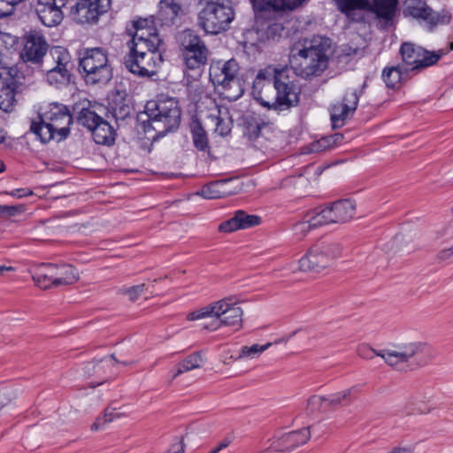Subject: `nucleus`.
Segmentation results:
<instances>
[{
  "instance_id": "obj_1",
  "label": "nucleus",
  "mask_w": 453,
  "mask_h": 453,
  "mask_svg": "<svg viewBox=\"0 0 453 453\" xmlns=\"http://www.w3.org/2000/svg\"><path fill=\"white\" fill-rule=\"evenodd\" d=\"M254 100L278 113L298 105L300 90L285 75L283 69L268 65L257 73L251 88Z\"/></svg>"
},
{
  "instance_id": "obj_2",
  "label": "nucleus",
  "mask_w": 453,
  "mask_h": 453,
  "mask_svg": "<svg viewBox=\"0 0 453 453\" xmlns=\"http://www.w3.org/2000/svg\"><path fill=\"white\" fill-rule=\"evenodd\" d=\"M331 40L314 38L309 46L292 53L289 63L294 73L302 78L319 76L328 66Z\"/></svg>"
},
{
  "instance_id": "obj_3",
  "label": "nucleus",
  "mask_w": 453,
  "mask_h": 453,
  "mask_svg": "<svg viewBox=\"0 0 453 453\" xmlns=\"http://www.w3.org/2000/svg\"><path fill=\"white\" fill-rule=\"evenodd\" d=\"M145 114L148 119L143 121L144 132L153 129L165 135L177 128L180 123L181 111L174 98L148 102Z\"/></svg>"
},
{
  "instance_id": "obj_4",
  "label": "nucleus",
  "mask_w": 453,
  "mask_h": 453,
  "mask_svg": "<svg viewBox=\"0 0 453 453\" xmlns=\"http://www.w3.org/2000/svg\"><path fill=\"white\" fill-rule=\"evenodd\" d=\"M239 299L236 296H228L211 303L197 311L188 314V320H197L208 317L216 318L211 323V331H216L221 326H237L242 325L243 311L237 306Z\"/></svg>"
},
{
  "instance_id": "obj_5",
  "label": "nucleus",
  "mask_w": 453,
  "mask_h": 453,
  "mask_svg": "<svg viewBox=\"0 0 453 453\" xmlns=\"http://www.w3.org/2000/svg\"><path fill=\"white\" fill-rule=\"evenodd\" d=\"M203 8L198 12V26L206 33L219 35L230 27L235 12L231 0H201Z\"/></svg>"
},
{
  "instance_id": "obj_6",
  "label": "nucleus",
  "mask_w": 453,
  "mask_h": 453,
  "mask_svg": "<svg viewBox=\"0 0 453 453\" xmlns=\"http://www.w3.org/2000/svg\"><path fill=\"white\" fill-rule=\"evenodd\" d=\"M387 365L398 369V365L411 361L418 366L426 365L431 358L429 347L420 342H408L394 345L393 349H380L378 353Z\"/></svg>"
},
{
  "instance_id": "obj_7",
  "label": "nucleus",
  "mask_w": 453,
  "mask_h": 453,
  "mask_svg": "<svg viewBox=\"0 0 453 453\" xmlns=\"http://www.w3.org/2000/svg\"><path fill=\"white\" fill-rule=\"evenodd\" d=\"M303 0H250L255 12L256 19L258 24L261 20H267L268 25L265 28L267 39H275L280 37L283 27L275 21L276 16L284 11H292L296 9Z\"/></svg>"
},
{
  "instance_id": "obj_8",
  "label": "nucleus",
  "mask_w": 453,
  "mask_h": 453,
  "mask_svg": "<svg viewBox=\"0 0 453 453\" xmlns=\"http://www.w3.org/2000/svg\"><path fill=\"white\" fill-rule=\"evenodd\" d=\"M180 50L186 69L200 75L210 56V50L203 40L193 31L185 30L181 36Z\"/></svg>"
},
{
  "instance_id": "obj_9",
  "label": "nucleus",
  "mask_w": 453,
  "mask_h": 453,
  "mask_svg": "<svg viewBox=\"0 0 453 453\" xmlns=\"http://www.w3.org/2000/svg\"><path fill=\"white\" fill-rule=\"evenodd\" d=\"M342 249L336 242H323L311 246L298 261L302 272L319 273L329 267L341 255Z\"/></svg>"
},
{
  "instance_id": "obj_10",
  "label": "nucleus",
  "mask_w": 453,
  "mask_h": 453,
  "mask_svg": "<svg viewBox=\"0 0 453 453\" xmlns=\"http://www.w3.org/2000/svg\"><path fill=\"white\" fill-rule=\"evenodd\" d=\"M50 57L54 65L46 73L47 82L57 88L68 86L72 81L73 69L70 52L62 46H53L50 49Z\"/></svg>"
},
{
  "instance_id": "obj_11",
  "label": "nucleus",
  "mask_w": 453,
  "mask_h": 453,
  "mask_svg": "<svg viewBox=\"0 0 453 453\" xmlns=\"http://www.w3.org/2000/svg\"><path fill=\"white\" fill-rule=\"evenodd\" d=\"M239 71V64L234 58L224 63L219 61L210 68V80L214 85L221 86L225 91L229 90L232 86L236 87L235 94L226 96L229 100H236L243 94V88L238 78Z\"/></svg>"
},
{
  "instance_id": "obj_12",
  "label": "nucleus",
  "mask_w": 453,
  "mask_h": 453,
  "mask_svg": "<svg viewBox=\"0 0 453 453\" xmlns=\"http://www.w3.org/2000/svg\"><path fill=\"white\" fill-rule=\"evenodd\" d=\"M125 67L133 74L150 78L157 74V67L163 63L162 52L139 53V55H125Z\"/></svg>"
},
{
  "instance_id": "obj_13",
  "label": "nucleus",
  "mask_w": 453,
  "mask_h": 453,
  "mask_svg": "<svg viewBox=\"0 0 453 453\" xmlns=\"http://www.w3.org/2000/svg\"><path fill=\"white\" fill-rule=\"evenodd\" d=\"M403 13L405 16H411L419 23L428 27L429 29L437 25L449 23L451 18L448 13L434 12L423 0H407Z\"/></svg>"
},
{
  "instance_id": "obj_14",
  "label": "nucleus",
  "mask_w": 453,
  "mask_h": 453,
  "mask_svg": "<svg viewBox=\"0 0 453 453\" xmlns=\"http://www.w3.org/2000/svg\"><path fill=\"white\" fill-rule=\"evenodd\" d=\"M111 0H79L70 8L69 15L79 24L96 22L108 11Z\"/></svg>"
},
{
  "instance_id": "obj_15",
  "label": "nucleus",
  "mask_w": 453,
  "mask_h": 453,
  "mask_svg": "<svg viewBox=\"0 0 453 453\" xmlns=\"http://www.w3.org/2000/svg\"><path fill=\"white\" fill-rule=\"evenodd\" d=\"M318 219L323 225L342 224L350 220L356 213V203L351 199H341L326 207L316 208Z\"/></svg>"
},
{
  "instance_id": "obj_16",
  "label": "nucleus",
  "mask_w": 453,
  "mask_h": 453,
  "mask_svg": "<svg viewBox=\"0 0 453 453\" xmlns=\"http://www.w3.org/2000/svg\"><path fill=\"white\" fill-rule=\"evenodd\" d=\"M365 83L359 90H347L342 102H338L330 107V119L334 129L341 128L345 125L346 119L357 110L359 97L363 94Z\"/></svg>"
},
{
  "instance_id": "obj_17",
  "label": "nucleus",
  "mask_w": 453,
  "mask_h": 453,
  "mask_svg": "<svg viewBox=\"0 0 453 453\" xmlns=\"http://www.w3.org/2000/svg\"><path fill=\"white\" fill-rule=\"evenodd\" d=\"M58 133L59 139H66L70 134L73 116L69 109L62 104H50L47 110L39 113Z\"/></svg>"
},
{
  "instance_id": "obj_18",
  "label": "nucleus",
  "mask_w": 453,
  "mask_h": 453,
  "mask_svg": "<svg viewBox=\"0 0 453 453\" xmlns=\"http://www.w3.org/2000/svg\"><path fill=\"white\" fill-rule=\"evenodd\" d=\"M49 44L44 35L36 30H31L24 35V48L20 57L24 62L41 65L47 51Z\"/></svg>"
},
{
  "instance_id": "obj_19",
  "label": "nucleus",
  "mask_w": 453,
  "mask_h": 453,
  "mask_svg": "<svg viewBox=\"0 0 453 453\" xmlns=\"http://www.w3.org/2000/svg\"><path fill=\"white\" fill-rule=\"evenodd\" d=\"M311 438L309 427L275 435L271 440L266 450L272 449L277 452L288 453L296 448L305 444Z\"/></svg>"
},
{
  "instance_id": "obj_20",
  "label": "nucleus",
  "mask_w": 453,
  "mask_h": 453,
  "mask_svg": "<svg viewBox=\"0 0 453 453\" xmlns=\"http://www.w3.org/2000/svg\"><path fill=\"white\" fill-rule=\"evenodd\" d=\"M79 73L85 83L88 86L102 87L108 84L113 77V69L111 63L99 66H78Z\"/></svg>"
},
{
  "instance_id": "obj_21",
  "label": "nucleus",
  "mask_w": 453,
  "mask_h": 453,
  "mask_svg": "<svg viewBox=\"0 0 453 453\" xmlns=\"http://www.w3.org/2000/svg\"><path fill=\"white\" fill-rule=\"evenodd\" d=\"M29 131L35 136V139L42 144H47L51 141L60 142L65 139H59L58 133L43 119L39 114L36 119L30 122Z\"/></svg>"
},
{
  "instance_id": "obj_22",
  "label": "nucleus",
  "mask_w": 453,
  "mask_h": 453,
  "mask_svg": "<svg viewBox=\"0 0 453 453\" xmlns=\"http://www.w3.org/2000/svg\"><path fill=\"white\" fill-rule=\"evenodd\" d=\"M133 110L131 98L126 92L117 91L109 102V111L116 120L127 119Z\"/></svg>"
},
{
  "instance_id": "obj_23",
  "label": "nucleus",
  "mask_w": 453,
  "mask_h": 453,
  "mask_svg": "<svg viewBox=\"0 0 453 453\" xmlns=\"http://www.w3.org/2000/svg\"><path fill=\"white\" fill-rule=\"evenodd\" d=\"M51 268L55 288L72 285L80 279L79 271L71 264H51Z\"/></svg>"
},
{
  "instance_id": "obj_24",
  "label": "nucleus",
  "mask_w": 453,
  "mask_h": 453,
  "mask_svg": "<svg viewBox=\"0 0 453 453\" xmlns=\"http://www.w3.org/2000/svg\"><path fill=\"white\" fill-rule=\"evenodd\" d=\"M110 63L108 50L103 47L84 48L80 51L79 65L99 66Z\"/></svg>"
},
{
  "instance_id": "obj_25",
  "label": "nucleus",
  "mask_w": 453,
  "mask_h": 453,
  "mask_svg": "<svg viewBox=\"0 0 453 453\" xmlns=\"http://www.w3.org/2000/svg\"><path fill=\"white\" fill-rule=\"evenodd\" d=\"M207 118L215 125L214 132L224 137L230 134L232 120L226 107L216 106L208 114Z\"/></svg>"
},
{
  "instance_id": "obj_26",
  "label": "nucleus",
  "mask_w": 453,
  "mask_h": 453,
  "mask_svg": "<svg viewBox=\"0 0 453 453\" xmlns=\"http://www.w3.org/2000/svg\"><path fill=\"white\" fill-rule=\"evenodd\" d=\"M91 133L94 142L97 144L111 146L115 143L117 136L116 130L104 119L92 128Z\"/></svg>"
},
{
  "instance_id": "obj_27",
  "label": "nucleus",
  "mask_w": 453,
  "mask_h": 453,
  "mask_svg": "<svg viewBox=\"0 0 453 453\" xmlns=\"http://www.w3.org/2000/svg\"><path fill=\"white\" fill-rule=\"evenodd\" d=\"M189 131L195 148L199 151L210 152L211 147L207 132L197 117L192 118Z\"/></svg>"
},
{
  "instance_id": "obj_28",
  "label": "nucleus",
  "mask_w": 453,
  "mask_h": 453,
  "mask_svg": "<svg viewBox=\"0 0 453 453\" xmlns=\"http://www.w3.org/2000/svg\"><path fill=\"white\" fill-rule=\"evenodd\" d=\"M182 12L180 0H161L159 2L158 18L163 24L172 25Z\"/></svg>"
},
{
  "instance_id": "obj_29",
  "label": "nucleus",
  "mask_w": 453,
  "mask_h": 453,
  "mask_svg": "<svg viewBox=\"0 0 453 453\" xmlns=\"http://www.w3.org/2000/svg\"><path fill=\"white\" fill-rule=\"evenodd\" d=\"M229 182V180H222L211 182L204 185L201 190L197 192V195L206 199H219L231 196L234 191L228 190L226 185Z\"/></svg>"
},
{
  "instance_id": "obj_30",
  "label": "nucleus",
  "mask_w": 453,
  "mask_h": 453,
  "mask_svg": "<svg viewBox=\"0 0 453 453\" xmlns=\"http://www.w3.org/2000/svg\"><path fill=\"white\" fill-rule=\"evenodd\" d=\"M397 4L398 0H372L367 11L375 13L380 19L390 21L395 16Z\"/></svg>"
},
{
  "instance_id": "obj_31",
  "label": "nucleus",
  "mask_w": 453,
  "mask_h": 453,
  "mask_svg": "<svg viewBox=\"0 0 453 453\" xmlns=\"http://www.w3.org/2000/svg\"><path fill=\"white\" fill-rule=\"evenodd\" d=\"M411 72L409 67L397 66L386 67L382 71V79L388 88H395L398 85L408 78Z\"/></svg>"
},
{
  "instance_id": "obj_32",
  "label": "nucleus",
  "mask_w": 453,
  "mask_h": 453,
  "mask_svg": "<svg viewBox=\"0 0 453 453\" xmlns=\"http://www.w3.org/2000/svg\"><path fill=\"white\" fill-rule=\"evenodd\" d=\"M317 210H313L305 214L303 220L294 225L295 234L298 239H303L306 234L314 228L323 226L320 219H318Z\"/></svg>"
},
{
  "instance_id": "obj_33",
  "label": "nucleus",
  "mask_w": 453,
  "mask_h": 453,
  "mask_svg": "<svg viewBox=\"0 0 453 453\" xmlns=\"http://www.w3.org/2000/svg\"><path fill=\"white\" fill-rule=\"evenodd\" d=\"M32 277L35 284L42 289L55 288V280L50 263L41 264L36 266Z\"/></svg>"
},
{
  "instance_id": "obj_34",
  "label": "nucleus",
  "mask_w": 453,
  "mask_h": 453,
  "mask_svg": "<svg viewBox=\"0 0 453 453\" xmlns=\"http://www.w3.org/2000/svg\"><path fill=\"white\" fill-rule=\"evenodd\" d=\"M400 54L403 59L401 65L410 68L419 64L420 57L424 55V48L411 42H403L400 48Z\"/></svg>"
},
{
  "instance_id": "obj_35",
  "label": "nucleus",
  "mask_w": 453,
  "mask_h": 453,
  "mask_svg": "<svg viewBox=\"0 0 453 453\" xmlns=\"http://www.w3.org/2000/svg\"><path fill=\"white\" fill-rule=\"evenodd\" d=\"M127 46L129 48L128 53L126 55H139V53L148 52H162L164 47V41L162 39H156L153 37L149 42H128Z\"/></svg>"
},
{
  "instance_id": "obj_36",
  "label": "nucleus",
  "mask_w": 453,
  "mask_h": 453,
  "mask_svg": "<svg viewBox=\"0 0 453 453\" xmlns=\"http://www.w3.org/2000/svg\"><path fill=\"white\" fill-rule=\"evenodd\" d=\"M112 362L119 363V361L116 359L114 354H111L108 357H104L99 360H94L87 364L85 366V373L88 376H102L106 373L107 370H109L111 365Z\"/></svg>"
},
{
  "instance_id": "obj_37",
  "label": "nucleus",
  "mask_w": 453,
  "mask_h": 453,
  "mask_svg": "<svg viewBox=\"0 0 453 453\" xmlns=\"http://www.w3.org/2000/svg\"><path fill=\"white\" fill-rule=\"evenodd\" d=\"M9 81L3 82L0 88V110L4 112H11L16 104L14 81L12 78L9 79Z\"/></svg>"
},
{
  "instance_id": "obj_38",
  "label": "nucleus",
  "mask_w": 453,
  "mask_h": 453,
  "mask_svg": "<svg viewBox=\"0 0 453 453\" xmlns=\"http://www.w3.org/2000/svg\"><path fill=\"white\" fill-rule=\"evenodd\" d=\"M359 391L358 386H353L349 388L331 394L326 396L328 408H337L351 403L353 396Z\"/></svg>"
},
{
  "instance_id": "obj_39",
  "label": "nucleus",
  "mask_w": 453,
  "mask_h": 453,
  "mask_svg": "<svg viewBox=\"0 0 453 453\" xmlns=\"http://www.w3.org/2000/svg\"><path fill=\"white\" fill-rule=\"evenodd\" d=\"M202 364L203 358L200 352L192 353L176 365L177 370L173 373V378L174 379L183 372L199 368Z\"/></svg>"
},
{
  "instance_id": "obj_40",
  "label": "nucleus",
  "mask_w": 453,
  "mask_h": 453,
  "mask_svg": "<svg viewBox=\"0 0 453 453\" xmlns=\"http://www.w3.org/2000/svg\"><path fill=\"white\" fill-rule=\"evenodd\" d=\"M448 50H439L438 51H428L424 49V55L420 57L419 64L414 65L412 67H410L411 72H417L420 69L434 65L436 64L440 58L446 55Z\"/></svg>"
},
{
  "instance_id": "obj_41",
  "label": "nucleus",
  "mask_w": 453,
  "mask_h": 453,
  "mask_svg": "<svg viewBox=\"0 0 453 453\" xmlns=\"http://www.w3.org/2000/svg\"><path fill=\"white\" fill-rule=\"evenodd\" d=\"M343 140L341 133H335L331 135L322 137L320 140L311 144L310 152H319L328 149H332Z\"/></svg>"
},
{
  "instance_id": "obj_42",
  "label": "nucleus",
  "mask_w": 453,
  "mask_h": 453,
  "mask_svg": "<svg viewBox=\"0 0 453 453\" xmlns=\"http://www.w3.org/2000/svg\"><path fill=\"white\" fill-rule=\"evenodd\" d=\"M102 117L99 116L92 108L83 107L78 113L77 120L80 125L87 127L89 131L92 130L101 120Z\"/></svg>"
},
{
  "instance_id": "obj_43",
  "label": "nucleus",
  "mask_w": 453,
  "mask_h": 453,
  "mask_svg": "<svg viewBox=\"0 0 453 453\" xmlns=\"http://www.w3.org/2000/svg\"><path fill=\"white\" fill-rule=\"evenodd\" d=\"M339 11L349 15L354 11H365L370 7V0H334Z\"/></svg>"
},
{
  "instance_id": "obj_44",
  "label": "nucleus",
  "mask_w": 453,
  "mask_h": 453,
  "mask_svg": "<svg viewBox=\"0 0 453 453\" xmlns=\"http://www.w3.org/2000/svg\"><path fill=\"white\" fill-rule=\"evenodd\" d=\"M234 214L241 229L256 226L261 223V218L259 216L248 214L244 211L239 210L235 211Z\"/></svg>"
},
{
  "instance_id": "obj_45",
  "label": "nucleus",
  "mask_w": 453,
  "mask_h": 453,
  "mask_svg": "<svg viewBox=\"0 0 453 453\" xmlns=\"http://www.w3.org/2000/svg\"><path fill=\"white\" fill-rule=\"evenodd\" d=\"M244 126L250 138L256 139L260 135L261 129L265 126V123L254 117L249 116L245 119Z\"/></svg>"
},
{
  "instance_id": "obj_46",
  "label": "nucleus",
  "mask_w": 453,
  "mask_h": 453,
  "mask_svg": "<svg viewBox=\"0 0 453 453\" xmlns=\"http://www.w3.org/2000/svg\"><path fill=\"white\" fill-rule=\"evenodd\" d=\"M122 416L120 413L115 412V409L107 408L104 411V416L99 417L91 425V430L96 431L103 428L106 424L113 421L115 418H119Z\"/></svg>"
},
{
  "instance_id": "obj_47",
  "label": "nucleus",
  "mask_w": 453,
  "mask_h": 453,
  "mask_svg": "<svg viewBox=\"0 0 453 453\" xmlns=\"http://www.w3.org/2000/svg\"><path fill=\"white\" fill-rule=\"evenodd\" d=\"M153 37L156 39H161L157 29L156 27L145 28V29H138V31H134L132 35V39L130 42H149V40H152Z\"/></svg>"
},
{
  "instance_id": "obj_48",
  "label": "nucleus",
  "mask_w": 453,
  "mask_h": 453,
  "mask_svg": "<svg viewBox=\"0 0 453 453\" xmlns=\"http://www.w3.org/2000/svg\"><path fill=\"white\" fill-rule=\"evenodd\" d=\"M272 345L271 342H268L264 345L253 344L251 346H243L241 349L239 358L242 357H256L259 354L263 353Z\"/></svg>"
},
{
  "instance_id": "obj_49",
  "label": "nucleus",
  "mask_w": 453,
  "mask_h": 453,
  "mask_svg": "<svg viewBox=\"0 0 453 453\" xmlns=\"http://www.w3.org/2000/svg\"><path fill=\"white\" fill-rule=\"evenodd\" d=\"M307 408L312 413L326 411L328 408L327 402L326 400V396H320V395L311 396L307 403Z\"/></svg>"
},
{
  "instance_id": "obj_50",
  "label": "nucleus",
  "mask_w": 453,
  "mask_h": 453,
  "mask_svg": "<svg viewBox=\"0 0 453 453\" xmlns=\"http://www.w3.org/2000/svg\"><path fill=\"white\" fill-rule=\"evenodd\" d=\"M146 290V286L144 283L132 286L129 288H125L120 290V293L128 296L129 300L132 302L136 301Z\"/></svg>"
},
{
  "instance_id": "obj_51",
  "label": "nucleus",
  "mask_w": 453,
  "mask_h": 453,
  "mask_svg": "<svg viewBox=\"0 0 453 453\" xmlns=\"http://www.w3.org/2000/svg\"><path fill=\"white\" fill-rule=\"evenodd\" d=\"M241 229L235 214L231 219L222 222L219 226V230L223 233H231L235 230Z\"/></svg>"
},
{
  "instance_id": "obj_52",
  "label": "nucleus",
  "mask_w": 453,
  "mask_h": 453,
  "mask_svg": "<svg viewBox=\"0 0 453 453\" xmlns=\"http://www.w3.org/2000/svg\"><path fill=\"white\" fill-rule=\"evenodd\" d=\"M380 350H376L368 345H362L357 349V354L360 357L365 359H372L374 356H378Z\"/></svg>"
},
{
  "instance_id": "obj_53",
  "label": "nucleus",
  "mask_w": 453,
  "mask_h": 453,
  "mask_svg": "<svg viewBox=\"0 0 453 453\" xmlns=\"http://www.w3.org/2000/svg\"><path fill=\"white\" fill-rule=\"evenodd\" d=\"M133 27L134 28V31H138V29L156 27L154 24V19L152 18L139 19L137 20H134L133 21Z\"/></svg>"
},
{
  "instance_id": "obj_54",
  "label": "nucleus",
  "mask_w": 453,
  "mask_h": 453,
  "mask_svg": "<svg viewBox=\"0 0 453 453\" xmlns=\"http://www.w3.org/2000/svg\"><path fill=\"white\" fill-rule=\"evenodd\" d=\"M185 449L184 437L176 438V441L171 445L165 453H183Z\"/></svg>"
},
{
  "instance_id": "obj_55",
  "label": "nucleus",
  "mask_w": 453,
  "mask_h": 453,
  "mask_svg": "<svg viewBox=\"0 0 453 453\" xmlns=\"http://www.w3.org/2000/svg\"><path fill=\"white\" fill-rule=\"evenodd\" d=\"M7 194L13 197L23 198V197H27V196H33L34 193L29 188H21L13 189L11 192H8Z\"/></svg>"
},
{
  "instance_id": "obj_56",
  "label": "nucleus",
  "mask_w": 453,
  "mask_h": 453,
  "mask_svg": "<svg viewBox=\"0 0 453 453\" xmlns=\"http://www.w3.org/2000/svg\"><path fill=\"white\" fill-rule=\"evenodd\" d=\"M445 237L447 240H449L453 237V227H443L441 230L437 232L436 238H442Z\"/></svg>"
},
{
  "instance_id": "obj_57",
  "label": "nucleus",
  "mask_w": 453,
  "mask_h": 453,
  "mask_svg": "<svg viewBox=\"0 0 453 453\" xmlns=\"http://www.w3.org/2000/svg\"><path fill=\"white\" fill-rule=\"evenodd\" d=\"M452 256H453V246L441 250L438 253L437 257L439 260L443 261V260L449 259Z\"/></svg>"
},
{
  "instance_id": "obj_58",
  "label": "nucleus",
  "mask_w": 453,
  "mask_h": 453,
  "mask_svg": "<svg viewBox=\"0 0 453 453\" xmlns=\"http://www.w3.org/2000/svg\"><path fill=\"white\" fill-rule=\"evenodd\" d=\"M22 1L23 0H0V4L5 3L8 5L15 6L16 4L21 3ZM7 12L0 7V18L5 16Z\"/></svg>"
},
{
  "instance_id": "obj_59",
  "label": "nucleus",
  "mask_w": 453,
  "mask_h": 453,
  "mask_svg": "<svg viewBox=\"0 0 453 453\" xmlns=\"http://www.w3.org/2000/svg\"><path fill=\"white\" fill-rule=\"evenodd\" d=\"M231 442L228 438L224 439L218 446H216L210 453H219L220 450L226 449Z\"/></svg>"
},
{
  "instance_id": "obj_60",
  "label": "nucleus",
  "mask_w": 453,
  "mask_h": 453,
  "mask_svg": "<svg viewBox=\"0 0 453 453\" xmlns=\"http://www.w3.org/2000/svg\"><path fill=\"white\" fill-rule=\"evenodd\" d=\"M4 76H12V73L9 68L3 65L2 53L0 52V81L4 79Z\"/></svg>"
},
{
  "instance_id": "obj_61",
  "label": "nucleus",
  "mask_w": 453,
  "mask_h": 453,
  "mask_svg": "<svg viewBox=\"0 0 453 453\" xmlns=\"http://www.w3.org/2000/svg\"><path fill=\"white\" fill-rule=\"evenodd\" d=\"M4 215L14 216L17 212L19 211L17 206L4 205Z\"/></svg>"
},
{
  "instance_id": "obj_62",
  "label": "nucleus",
  "mask_w": 453,
  "mask_h": 453,
  "mask_svg": "<svg viewBox=\"0 0 453 453\" xmlns=\"http://www.w3.org/2000/svg\"><path fill=\"white\" fill-rule=\"evenodd\" d=\"M13 271V267L0 265V275H3L4 272Z\"/></svg>"
},
{
  "instance_id": "obj_63",
  "label": "nucleus",
  "mask_w": 453,
  "mask_h": 453,
  "mask_svg": "<svg viewBox=\"0 0 453 453\" xmlns=\"http://www.w3.org/2000/svg\"><path fill=\"white\" fill-rule=\"evenodd\" d=\"M3 37H5L7 38L8 40H10L12 43L15 42V37L12 36L11 35L9 34H4L3 35Z\"/></svg>"
},
{
  "instance_id": "obj_64",
  "label": "nucleus",
  "mask_w": 453,
  "mask_h": 453,
  "mask_svg": "<svg viewBox=\"0 0 453 453\" xmlns=\"http://www.w3.org/2000/svg\"><path fill=\"white\" fill-rule=\"evenodd\" d=\"M5 170V165L3 161L0 160V173H3Z\"/></svg>"
}]
</instances>
